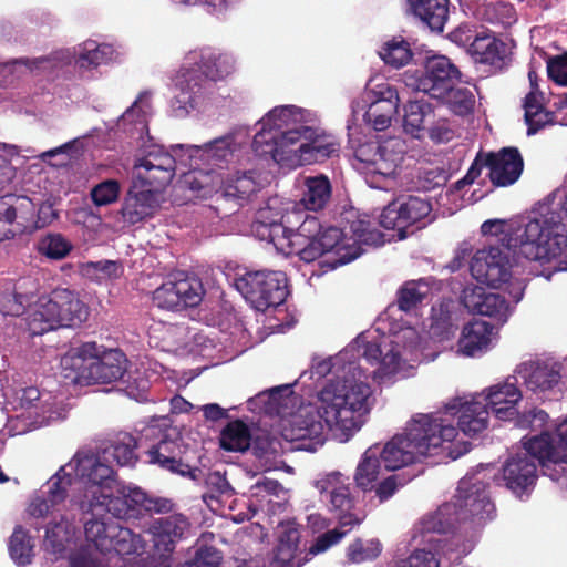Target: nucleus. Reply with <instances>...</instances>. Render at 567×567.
Segmentation results:
<instances>
[{"mask_svg":"<svg viewBox=\"0 0 567 567\" xmlns=\"http://www.w3.org/2000/svg\"><path fill=\"white\" fill-rule=\"evenodd\" d=\"M476 63L502 70L506 64L507 45L489 33L477 34L468 49Z\"/></svg>","mask_w":567,"mask_h":567,"instance_id":"a878e982","label":"nucleus"},{"mask_svg":"<svg viewBox=\"0 0 567 567\" xmlns=\"http://www.w3.org/2000/svg\"><path fill=\"white\" fill-rule=\"evenodd\" d=\"M296 255L305 262H312L326 254H333L326 262L331 269L346 265L357 259L363 249L348 243L347 234L333 226L322 228L315 241H307L306 246L295 250Z\"/></svg>","mask_w":567,"mask_h":567,"instance_id":"4468645a","label":"nucleus"},{"mask_svg":"<svg viewBox=\"0 0 567 567\" xmlns=\"http://www.w3.org/2000/svg\"><path fill=\"white\" fill-rule=\"evenodd\" d=\"M249 450L264 465H275L281 454L280 441L269 433H259L252 436Z\"/></svg>","mask_w":567,"mask_h":567,"instance_id":"a18cd8bd","label":"nucleus"},{"mask_svg":"<svg viewBox=\"0 0 567 567\" xmlns=\"http://www.w3.org/2000/svg\"><path fill=\"white\" fill-rule=\"evenodd\" d=\"M89 315V307L74 290L55 288L38 299L29 328L33 334L59 328H76L87 320Z\"/></svg>","mask_w":567,"mask_h":567,"instance_id":"1a4fd4ad","label":"nucleus"},{"mask_svg":"<svg viewBox=\"0 0 567 567\" xmlns=\"http://www.w3.org/2000/svg\"><path fill=\"white\" fill-rule=\"evenodd\" d=\"M303 217L302 221L298 226L295 233H292L288 240V248L285 251L286 255H296L295 250L306 246L307 241H315V239L321 234L323 228L319 217L309 213L299 214L298 218ZM286 239V237L284 238Z\"/></svg>","mask_w":567,"mask_h":567,"instance_id":"e433bc0d","label":"nucleus"},{"mask_svg":"<svg viewBox=\"0 0 567 567\" xmlns=\"http://www.w3.org/2000/svg\"><path fill=\"white\" fill-rule=\"evenodd\" d=\"M176 165L174 166H157L134 171V182L143 185L144 187L156 190L159 195L174 178Z\"/></svg>","mask_w":567,"mask_h":567,"instance_id":"c03bdc74","label":"nucleus"},{"mask_svg":"<svg viewBox=\"0 0 567 567\" xmlns=\"http://www.w3.org/2000/svg\"><path fill=\"white\" fill-rule=\"evenodd\" d=\"M121 194V185L116 179H106L91 189V199L95 206H107L115 203Z\"/></svg>","mask_w":567,"mask_h":567,"instance_id":"bf43d9fd","label":"nucleus"},{"mask_svg":"<svg viewBox=\"0 0 567 567\" xmlns=\"http://www.w3.org/2000/svg\"><path fill=\"white\" fill-rule=\"evenodd\" d=\"M159 206V195L156 190L133 181L124 196L120 214L125 224L134 226L153 217Z\"/></svg>","mask_w":567,"mask_h":567,"instance_id":"4be33fe9","label":"nucleus"},{"mask_svg":"<svg viewBox=\"0 0 567 567\" xmlns=\"http://www.w3.org/2000/svg\"><path fill=\"white\" fill-rule=\"evenodd\" d=\"M284 140L285 146L291 145V156H298L303 164L337 157L341 147L336 136L307 125H299V131L287 132Z\"/></svg>","mask_w":567,"mask_h":567,"instance_id":"2eb2a0df","label":"nucleus"},{"mask_svg":"<svg viewBox=\"0 0 567 567\" xmlns=\"http://www.w3.org/2000/svg\"><path fill=\"white\" fill-rule=\"evenodd\" d=\"M431 116H433V109L430 103L423 100L409 101L404 106V131L419 137V133L425 128V122Z\"/></svg>","mask_w":567,"mask_h":567,"instance_id":"a19ab883","label":"nucleus"},{"mask_svg":"<svg viewBox=\"0 0 567 567\" xmlns=\"http://www.w3.org/2000/svg\"><path fill=\"white\" fill-rule=\"evenodd\" d=\"M381 553V544L377 539L363 542L355 539L347 550V557L351 563L359 564L377 558Z\"/></svg>","mask_w":567,"mask_h":567,"instance_id":"4d7b16f0","label":"nucleus"},{"mask_svg":"<svg viewBox=\"0 0 567 567\" xmlns=\"http://www.w3.org/2000/svg\"><path fill=\"white\" fill-rule=\"evenodd\" d=\"M381 463L378 446L369 447L364 452L354 474L355 485L360 489L368 492L374 488L381 472Z\"/></svg>","mask_w":567,"mask_h":567,"instance_id":"f704fd0d","label":"nucleus"},{"mask_svg":"<svg viewBox=\"0 0 567 567\" xmlns=\"http://www.w3.org/2000/svg\"><path fill=\"white\" fill-rule=\"evenodd\" d=\"M4 207L8 208V216L12 224L14 237L37 229L34 219L35 205L28 197H19L13 194L1 196Z\"/></svg>","mask_w":567,"mask_h":567,"instance_id":"c85d7f7f","label":"nucleus"},{"mask_svg":"<svg viewBox=\"0 0 567 567\" xmlns=\"http://www.w3.org/2000/svg\"><path fill=\"white\" fill-rule=\"evenodd\" d=\"M75 462L78 475L92 485L109 487L110 483L114 481L115 471L112 466L101 462L99 457L75 456Z\"/></svg>","mask_w":567,"mask_h":567,"instance_id":"72a5a7b5","label":"nucleus"},{"mask_svg":"<svg viewBox=\"0 0 567 567\" xmlns=\"http://www.w3.org/2000/svg\"><path fill=\"white\" fill-rule=\"evenodd\" d=\"M203 295L202 281L196 277H185L163 282L153 292V302L161 309L181 310L198 306Z\"/></svg>","mask_w":567,"mask_h":567,"instance_id":"a211bd4d","label":"nucleus"},{"mask_svg":"<svg viewBox=\"0 0 567 567\" xmlns=\"http://www.w3.org/2000/svg\"><path fill=\"white\" fill-rule=\"evenodd\" d=\"M113 53L112 48L109 44L95 45L94 42H85L82 52L76 59V63L80 68H96L111 60Z\"/></svg>","mask_w":567,"mask_h":567,"instance_id":"5fc2aeb1","label":"nucleus"},{"mask_svg":"<svg viewBox=\"0 0 567 567\" xmlns=\"http://www.w3.org/2000/svg\"><path fill=\"white\" fill-rule=\"evenodd\" d=\"M320 399L318 410L299 411L291 415L289 425L284 430L287 440L298 443V450L316 452L322 446L326 440L322 421L341 441H348L363 424L365 414L348 404L336 402L329 389L321 392Z\"/></svg>","mask_w":567,"mask_h":567,"instance_id":"20e7f679","label":"nucleus"},{"mask_svg":"<svg viewBox=\"0 0 567 567\" xmlns=\"http://www.w3.org/2000/svg\"><path fill=\"white\" fill-rule=\"evenodd\" d=\"M372 394L371 388L368 383L355 382L350 385H343L342 391L339 393L331 392V396L336 402H341L354 408L359 413L368 414L370 412L369 399Z\"/></svg>","mask_w":567,"mask_h":567,"instance_id":"58836bf2","label":"nucleus"},{"mask_svg":"<svg viewBox=\"0 0 567 567\" xmlns=\"http://www.w3.org/2000/svg\"><path fill=\"white\" fill-rule=\"evenodd\" d=\"M494 326L483 320H474L464 326L458 340V350L467 357H474L487 350Z\"/></svg>","mask_w":567,"mask_h":567,"instance_id":"c756f323","label":"nucleus"},{"mask_svg":"<svg viewBox=\"0 0 567 567\" xmlns=\"http://www.w3.org/2000/svg\"><path fill=\"white\" fill-rule=\"evenodd\" d=\"M409 11L430 31L442 33L449 20V0H408Z\"/></svg>","mask_w":567,"mask_h":567,"instance_id":"bb28decb","label":"nucleus"},{"mask_svg":"<svg viewBox=\"0 0 567 567\" xmlns=\"http://www.w3.org/2000/svg\"><path fill=\"white\" fill-rule=\"evenodd\" d=\"M233 61L227 54L212 48L190 51L176 80V93L171 101L175 116L184 117L203 100L210 82L233 72Z\"/></svg>","mask_w":567,"mask_h":567,"instance_id":"39448f33","label":"nucleus"},{"mask_svg":"<svg viewBox=\"0 0 567 567\" xmlns=\"http://www.w3.org/2000/svg\"><path fill=\"white\" fill-rule=\"evenodd\" d=\"M176 159L172 154L164 151L163 147H154L148 151L144 156L136 159L134 164V171L157 167V166H174Z\"/></svg>","mask_w":567,"mask_h":567,"instance_id":"052dcab7","label":"nucleus"},{"mask_svg":"<svg viewBox=\"0 0 567 567\" xmlns=\"http://www.w3.org/2000/svg\"><path fill=\"white\" fill-rule=\"evenodd\" d=\"M380 93L381 97L372 102L363 115L364 122L378 132H382L391 125L400 102L395 89L388 86Z\"/></svg>","mask_w":567,"mask_h":567,"instance_id":"cd10ccee","label":"nucleus"},{"mask_svg":"<svg viewBox=\"0 0 567 567\" xmlns=\"http://www.w3.org/2000/svg\"><path fill=\"white\" fill-rule=\"evenodd\" d=\"M380 56L385 64L394 69H400L411 61L413 53L410 44L405 40H396L394 38L384 43L380 51Z\"/></svg>","mask_w":567,"mask_h":567,"instance_id":"09e8293b","label":"nucleus"},{"mask_svg":"<svg viewBox=\"0 0 567 567\" xmlns=\"http://www.w3.org/2000/svg\"><path fill=\"white\" fill-rule=\"evenodd\" d=\"M515 424L522 429H530L532 431L543 430L549 416L546 411L533 408L514 416Z\"/></svg>","mask_w":567,"mask_h":567,"instance_id":"e2e57ef3","label":"nucleus"},{"mask_svg":"<svg viewBox=\"0 0 567 567\" xmlns=\"http://www.w3.org/2000/svg\"><path fill=\"white\" fill-rule=\"evenodd\" d=\"M488 485L480 480L464 478L460 482L452 502L445 503L426 518L423 528L427 532L446 534L457 524L470 518L491 519L495 511L491 502Z\"/></svg>","mask_w":567,"mask_h":567,"instance_id":"0eeeda50","label":"nucleus"},{"mask_svg":"<svg viewBox=\"0 0 567 567\" xmlns=\"http://www.w3.org/2000/svg\"><path fill=\"white\" fill-rule=\"evenodd\" d=\"M32 549L28 533L21 526L16 527L9 542L11 558L18 565L25 566L31 563Z\"/></svg>","mask_w":567,"mask_h":567,"instance_id":"3c124183","label":"nucleus"},{"mask_svg":"<svg viewBox=\"0 0 567 567\" xmlns=\"http://www.w3.org/2000/svg\"><path fill=\"white\" fill-rule=\"evenodd\" d=\"M456 327L452 320V313L442 305L432 308L430 334L432 338L444 341L455 333Z\"/></svg>","mask_w":567,"mask_h":567,"instance_id":"864d4df0","label":"nucleus"},{"mask_svg":"<svg viewBox=\"0 0 567 567\" xmlns=\"http://www.w3.org/2000/svg\"><path fill=\"white\" fill-rule=\"evenodd\" d=\"M340 473H331L319 482L321 492H327L331 509L336 512L340 528H353L361 523L355 511L354 498L348 484L341 482Z\"/></svg>","mask_w":567,"mask_h":567,"instance_id":"412c9836","label":"nucleus"},{"mask_svg":"<svg viewBox=\"0 0 567 567\" xmlns=\"http://www.w3.org/2000/svg\"><path fill=\"white\" fill-rule=\"evenodd\" d=\"M432 210L427 198L409 195L390 203L380 215V225L389 230L396 229L400 237L404 230L426 218Z\"/></svg>","mask_w":567,"mask_h":567,"instance_id":"f3484780","label":"nucleus"},{"mask_svg":"<svg viewBox=\"0 0 567 567\" xmlns=\"http://www.w3.org/2000/svg\"><path fill=\"white\" fill-rule=\"evenodd\" d=\"M561 365L557 362L536 361L524 363L518 375L526 388L535 393H544L556 388L561 380Z\"/></svg>","mask_w":567,"mask_h":567,"instance_id":"393cba45","label":"nucleus"},{"mask_svg":"<svg viewBox=\"0 0 567 567\" xmlns=\"http://www.w3.org/2000/svg\"><path fill=\"white\" fill-rule=\"evenodd\" d=\"M207 493L204 494V498H218L220 496H231L234 489L227 478L219 472L209 473L206 477Z\"/></svg>","mask_w":567,"mask_h":567,"instance_id":"0e129e2a","label":"nucleus"},{"mask_svg":"<svg viewBox=\"0 0 567 567\" xmlns=\"http://www.w3.org/2000/svg\"><path fill=\"white\" fill-rule=\"evenodd\" d=\"M252 436L244 421H230L220 432V447L229 452H245L249 450Z\"/></svg>","mask_w":567,"mask_h":567,"instance_id":"c9c22d12","label":"nucleus"},{"mask_svg":"<svg viewBox=\"0 0 567 567\" xmlns=\"http://www.w3.org/2000/svg\"><path fill=\"white\" fill-rule=\"evenodd\" d=\"M72 535V525L62 518L60 522L49 524L45 530L44 544L50 547L53 553H61L65 549Z\"/></svg>","mask_w":567,"mask_h":567,"instance_id":"603ef678","label":"nucleus"},{"mask_svg":"<svg viewBox=\"0 0 567 567\" xmlns=\"http://www.w3.org/2000/svg\"><path fill=\"white\" fill-rule=\"evenodd\" d=\"M484 235H499L502 247L517 258L550 262L567 258V224L547 204H538L527 223L505 229V223L489 219L482 224Z\"/></svg>","mask_w":567,"mask_h":567,"instance_id":"f257e3e1","label":"nucleus"},{"mask_svg":"<svg viewBox=\"0 0 567 567\" xmlns=\"http://www.w3.org/2000/svg\"><path fill=\"white\" fill-rule=\"evenodd\" d=\"M305 190L300 203L307 210H322L331 198L332 186L324 175L309 176L303 182Z\"/></svg>","mask_w":567,"mask_h":567,"instance_id":"473e14b6","label":"nucleus"},{"mask_svg":"<svg viewBox=\"0 0 567 567\" xmlns=\"http://www.w3.org/2000/svg\"><path fill=\"white\" fill-rule=\"evenodd\" d=\"M489 161L488 178L494 187L515 184L524 169V159L517 147H503L498 152H487Z\"/></svg>","mask_w":567,"mask_h":567,"instance_id":"5701e85b","label":"nucleus"},{"mask_svg":"<svg viewBox=\"0 0 567 567\" xmlns=\"http://www.w3.org/2000/svg\"><path fill=\"white\" fill-rule=\"evenodd\" d=\"M298 107L280 105L269 111L258 123L260 126L252 141V150L259 157L269 156L276 163L291 158V145H284L287 132L299 131Z\"/></svg>","mask_w":567,"mask_h":567,"instance_id":"9b49d317","label":"nucleus"},{"mask_svg":"<svg viewBox=\"0 0 567 567\" xmlns=\"http://www.w3.org/2000/svg\"><path fill=\"white\" fill-rule=\"evenodd\" d=\"M267 395L270 404L269 411H275L281 417L286 415L285 409L296 400L292 396L290 385L272 388L267 392Z\"/></svg>","mask_w":567,"mask_h":567,"instance_id":"680f3d73","label":"nucleus"},{"mask_svg":"<svg viewBox=\"0 0 567 567\" xmlns=\"http://www.w3.org/2000/svg\"><path fill=\"white\" fill-rule=\"evenodd\" d=\"M220 553L214 547L203 546L196 550L193 559L186 561L183 567H219Z\"/></svg>","mask_w":567,"mask_h":567,"instance_id":"69168bd1","label":"nucleus"},{"mask_svg":"<svg viewBox=\"0 0 567 567\" xmlns=\"http://www.w3.org/2000/svg\"><path fill=\"white\" fill-rule=\"evenodd\" d=\"M349 233L351 237L348 238V243L360 248L361 245L377 246L383 244V234L373 226L368 216H358L351 220Z\"/></svg>","mask_w":567,"mask_h":567,"instance_id":"79ce46f5","label":"nucleus"},{"mask_svg":"<svg viewBox=\"0 0 567 567\" xmlns=\"http://www.w3.org/2000/svg\"><path fill=\"white\" fill-rule=\"evenodd\" d=\"M547 74L556 84L567 86V52L548 59Z\"/></svg>","mask_w":567,"mask_h":567,"instance_id":"774afa93","label":"nucleus"},{"mask_svg":"<svg viewBox=\"0 0 567 567\" xmlns=\"http://www.w3.org/2000/svg\"><path fill=\"white\" fill-rule=\"evenodd\" d=\"M33 301V293L23 291V282L19 281L9 290L0 292V312L3 316L19 317Z\"/></svg>","mask_w":567,"mask_h":567,"instance_id":"4c0bfd02","label":"nucleus"},{"mask_svg":"<svg viewBox=\"0 0 567 567\" xmlns=\"http://www.w3.org/2000/svg\"><path fill=\"white\" fill-rule=\"evenodd\" d=\"M425 298V292L420 290V282L414 280L404 282L396 292V305L401 311L408 312L414 309Z\"/></svg>","mask_w":567,"mask_h":567,"instance_id":"13d9d810","label":"nucleus"},{"mask_svg":"<svg viewBox=\"0 0 567 567\" xmlns=\"http://www.w3.org/2000/svg\"><path fill=\"white\" fill-rule=\"evenodd\" d=\"M436 100L443 101L454 114L461 116L472 113L475 105V96L470 89L454 85Z\"/></svg>","mask_w":567,"mask_h":567,"instance_id":"de8ad7c7","label":"nucleus"},{"mask_svg":"<svg viewBox=\"0 0 567 567\" xmlns=\"http://www.w3.org/2000/svg\"><path fill=\"white\" fill-rule=\"evenodd\" d=\"M526 453L508 458L503 466L505 486L516 496L529 495L537 480V464L544 475L558 481L567 463V420L556 429L555 436L542 431L524 442Z\"/></svg>","mask_w":567,"mask_h":567,"instance_id":"7ed1b4c3","label":"nucleus"},{"mask_svg":"<svg viewBox=\"0 0 567 567\" xmlns=\"http://www.w3.org/2000/svg\"><path fill=\"white\" fill-rule=\"evenodd\" d=\"M457 427L436 414H416L408 422L402 434L394 435L379 455L389 471L422 462L429 456L447 451L450 458L456 460L471 450L470 442L453 443Z\"/></svg>","mask_w":567,"mask_h":567,"instance_id":"f03ea898","label":"nucleus"},{"mask_svg":"<svg viewBox=\"0 0 567 567\" xmlns=\"http://www.w3.org/2000/svg\"><path fill=\"white\" fill-rule=\"evenodd\" d=\"M89 503L95 507V515H101L102 512L112 517V519L134 518V514L130 513V509L127 508V501H125L121 489L116 495H105L102 493L100 496H93V499Z\"/></svg>","mask_w":567,"mask_h":567,"instance_id":"37998d69","label":"nucleus"},{"mask_svg":"<svg viewBox=\"0 0 567 567\" xmlns=\"http://www.w3.org/2000/svg\"><path fill=\"white\" fill-rule=\"evenodd\" d=\"M90 518L84 522V534L89 543H92L101 553L115 551L118 555L137 554L144 549L143 539L130 528L123 527L117 520L105 515H95V507L82 505Z\"/></svg>","mask_w":567,"mask_h":567,"instance_id":"f8f14e48","label":"nucleus"},{"mask_svg":"<svg viewBox=\"0 0 567 567\" xmlns=\"http://www.w3.org/2000/svg\"><path fill=\"white\" fill-rule=\"evenodd\" d=\"M190 523L183 514H173L156 519L152 525L154 556L158 557L156 567H171L176 544L185 537Z\"/></svg>","mask_w":567,"mask_h":567,"instance_id":"6ab92c4d","label":"nucleus"},{"mask_svg":"<svg viewBox=\"0 0 567 567\" xmlns=\"http://www.w3.org/2000/svg\"><path fill=\"white\" fill-rule=\"evenodd\" d=\"M231 138L220 137L216 138L205 145V154L208 159L214 161L215 164L225 162L229 156H233Z\"/></svg>","mask_w":567,"mask_h":567,"instance_id":"338daca9","label":"nucleus"},{"mask_svg":"<svg viewBox=\"0 0 567 567\" xmlns=\"http://www.w3.org/2000/svg\"><path fill=\"white\" fill-rule=\"evenodd\" d=\"M300 533L296 527L287 526L279 535L278 544L269 567H300L301 559L298 557Z\"/></svg>","mask_w":567,"mask_h":567,"instance_id":"7c9ffc66","label":"nucleus"},{"mask_svg":"<svg viewBox=\"0 0 567 567\" xmlns=\"http://www.w3.org/2000/svg\"><path fill=\"white\" fill-rule=\"evenodd\" d=\"M522 399V392L515 382L507 379L504 383L491 386L485 402L473 400L463 404L456 402L446 405V412L458 415V427L467 436H475L487 429L489 410L498 420L509 421L517 414L516 404Z\"/></svg>","mask_w":567,"mask_h":567,"instance_id":"6e6552de","label":"nucleus"},{"mask_svg":"<svg viewBox=\"0 0 567 567\" xmlns=\"http://www.w3.org/2000/svg\"><path fill=\"white\" fill-rule=\"evenodd\" d=\"M144 431L146 436L161 434L158 441L144 451V463L183 477L196 478L197 452L178 435L176 429L168 427L162 431L155 425H150Z\"/></svg>","mask_w":567,"mask_h":567,"instance_id":"9d476101","label":"nucleus"},{"mask_svg":"<svg viewBox=\"0 0 567 567\" xmlns=\"http://www.w3.org/2000/svg\"><path fill=\"white\" fill-rule=\"evenodd\" d=\"M483 19L492 24L511 27L517 21V13L511 2L498 0L483 7Z\"/></svg>","mask_w":567,"mask_h":567,"instance_id":"8fccbe9b","label":"nucleus"},{"mask_svg":"<svg viewBox=\"0 0 567 567\" xmlns=\"http://www.w3.org/2000/svg\"><path fill=\"white\" fill-rule=\"evenodd\" d=\"M140 447L137 439L127 432L116 433L103 450L105 460L112 458L121 466H133L138 460L136 450Z\"/></svg>","mask_w":567,"mask_h":567,"instance_id":"2f4dec72","label":"nucleus"},{"mask_svg":"<svg viewBox=\"0 0 567 567\" xmlns=\"http://www.w3.org/2000/svg\"><path fill=\"white\" fill-rule=\"evenodd\" d=\"M530 90L523 101L524 120L527 135H534L546 125L556 123V114L545 107V95L539 89L538 74L534 68L528 70Z\"/></svg>","mask_w":567,"mask_h":567,"instance_id":"b1692460","label":"nucleus"},{"mask_svg":"<svg viewBox=\"0 0 567 567\" xmlns=\"http://www.w3.org/2000/svg\"><path fill=\"white\" fill-rule=\"evenodd\" d=\"M61 368L64 378L74 384L112 383L126 372L127 359L118 349L101 352L96 342H84L62 357Z\"/></svg>","mask_w":567,"mask_h":567,"instance_id":"423d86ee","label":"nucleus"},{"mask_svg":"<svg viewBox=\"0 0 567 567\" xmlns=\"http://www.w3.org/2000/svg\"><path fill=\"white\" fill-rule=\"evenodd\" d=\"M72 484V476L65 472V466H61L59 471L48 481L47 497L51 505H59L68 497V489Z\"/></svg>","mask_w":567,"mask_h":567,"instance_id":"6e6d98bb","label":"nucleus"},{"mask_svg":"<svg viewBox=\"0 0 567 567\" xmlns=\"http://www.w3.org/2000/svg\"><path fill=\"white\" fill-rule=\"evenodd\" d=\"M257 189L258 184L255 179L254 172H237L225 181L223 185V195L226 198L246 200L255 194Z\"/></svg>","mask_w":567,"mask_h":567,"instance_id":"ea45409f","label":"nucleus"},{"mask_svg":"<svg viewBox=\"0 0 567 567\" xmlns=\"http://www.w3.org/2000/svg\"><path fill=\"white\" fill-rule=\"evenodd\" d=\"M236 289L258 310L282 305L288 296V279L282 271H248L235 279Z\"/></svg>","mask_w":567,"mask_h":567,"instance_id":"ddd939ff","label":"nucleus"},{"mask_svg":"<svg viewBox=\"0 0 567 567\" xmlns=\"http://www.w3.org/2000/svg\"><path fill=\"white\" fill-rule=\"evenodd\" d=\"M460 70L444 55L429 56L424 63V71L413 78L411 86L423 92L432 99L442 97L455 81L460 79Z\"/></svg>","mask_w":567,"mask_h":567,"instance_id":"dca6fc26","label":"nucleus"},{"mask_svg":"<svg viewBox=\"0 0 567 567\" xmlns=\"http://www.w3.org/2000/svg\"><path fill=\"white\" fill-rule=\"evenodd\" d=\"M470 269L477 282L492 288H499L512 276L508 255L495 246L477 250L471 260Z\"/></svg>","mask_w":567,"mask_h":567,"instance_id":"aec40b11","label":"nucleus"},{"mask_svg":"<svg viewBox=\"0 0 567 567\" xmlns=\"http://www.w3.org/2000/svg\"><path fill=\"white\" fill-rule=\"evenodd\" d=\"M72 248V243L59 233L45 234L37 243V251L51 260L65 258Z\"/></svg>","mask_w":567,"mask_h":567,"instance_id":"49530a36","label":"nucleus"}]
</instances>
